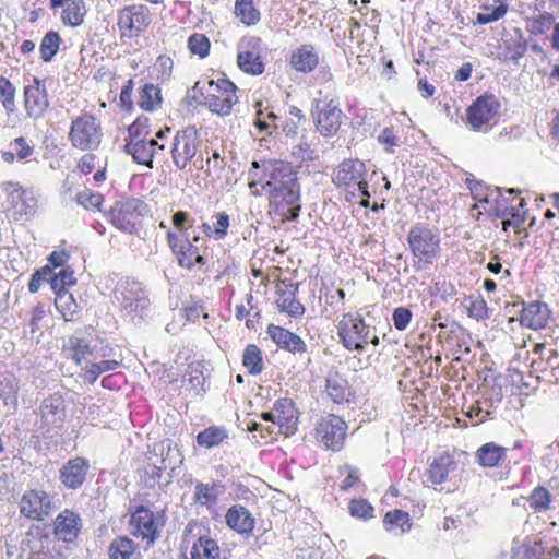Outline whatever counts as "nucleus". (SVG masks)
Segmentation results:
<instances>
[{
	"label": "nucleus",
	"instance_id": "nucleus-9",
	"mask_svg": "<svg viewBox=\"0 0 559 559\" xmlns=\"http://www.w3.org/2000/svg\"><path fill=\"white\" fill-rule=\"evenodd\" d=\"M501 104L493 94L478 96L466 109V123L475 132H487L499 116Z\"/></svg>",
	"mask_w": 559,
	"mask_h": 559
},
{
	"label": "nucleus",
	"instance_id": "nucleus-6",
	"mask_svg": "<svg viewBox=\"0 0 559 559\" xmlns=\"http://www.w3.org/2000/svg\"><path fill=\"white\" fill-rule=\"evenodd\" d=\"M185 539L190 545V559H226L217 539L201 523H188Z\"/></svg>",
	"mask_w": 559,
	"mask_h": 559
},
{
	"label": "nucleus",
	"instance_id": "nucleus-26",
	"mask_svg": "<svg viewBox=\"0 0 559 559\" xmlns=\"http://www.w3.org/2000/svg\"><path fill=\"white\" fill-rule=\"evenodd\" d=\"M289 62L296 71L309 73L318 66L319 55L312 45L305 44L292 51Z\"/></svg>",
	"mask_w": 559,
	"mask_h": 559
},
{
	"label": "nucleus",
	"instance_id": "nucleus-33",
	"mask_svg": "<svg viewBox=\"0 0 559 559\" xmlns=\"http://www.w3.org/2000/svg\"><path fill=\"white\" fill-rule=\"evenodd\" d=\"M325 382L326 393L335 403H342L347 400L349 386L342 376L336 371H331L328 373Z\"/></svg>",
	"mask_w": 559,
	"mask_h": 559
},
{
	"label": "nucleus",
	"instance_id": "nucleus-34",
	"mask_svg": "<svg viewBox=\"0 0 559 559\" xmlns=\"http://www.w3.org/2000/svg\"><path fill=\"white\" fill-rule=\"evenodd\" d=\"M19 383L14 376L0 371V400L10 408L17 406Z\"/></svg>",
	"mask_w": 559,
	"mask_h": 559
},
{
	"label": "nucleus",
	"instance_id": "nucleus-43",
	"mask_svg": "<svg viewBox=\"0 0 559 559\" xmlns=\"http://www.w3.org/2000/svg\"><path fill=\"white\" fill-rule=\"evenodd\" d=\"M235 14L246 25H254L260 21V12L252 0H236Z\"/></svg>",
	"mask_w": 559,
	"mask_h": 559
},
{
	"label": "nucleus",
	"instance_id": "nucleus-17",
	"mask_svg": "<svg viewBox=\"0 0 559 559\" xmlns=\"http://www.w3.org/2000/svg\"><path fill=\"white\" fill-rule=\"evenodd\" d=\"M346 423L338 416L330 415L323 418L317 426V439L326 448L338 451L346 437Z\"/></svg>",
	"mask_w": 559,
	"mask_h": 559
},
{
	"label": "nucleus",
	"instance_id": "nucleus-52",
	"mask_svg": "<svg viewBox=\"0 0 559 559\" xmlns=\"http://www.w3.org/2000/svg\"><path fill=\"white\" fill-rule=\"evenodd\" d=\"M162 461L160 466H158V469L163 471H171L174 472L176 467L180 464H182V455L177 448H171L169 444L167 445V452L164 453V450L162 451Z\"/></svg>",
	"mask_w": 559,
	"mask_h": 559
},
{
	"label": "nucleus",
	"instance_id": "nucleus-11",
	"mask_svg": "<svg viewBox=\"0 0 559 559\" xmlns=\"http://www.w3.org/2000/svg\"><path fill=\"white\" fill-rule=\"evenodd\" d=\"M147 213V205L140 199L119 201L111 209V223L118 229L133 234L138 231L142 217Z\"/></svg>",
	"mask_w": 559,
	"mask_h": 559
},
{
	"label": "nucleus",
	"instance_id": "nucleus-37",
	"mask_svg": "<svg viewBox=\"0 0 559 559\" xmlns=\"http://www.w3.org/2000/svg\"><path fill=\"white\" fill-rule=\"evenodd\" d=\"M136 547L129 537H117L109 546V559H136Z\"/></svg>",
	"mask_w": 559,
	"mask_h": 559
},
{
	"label": "nucleus",
	"instance_id": "nucleus-7",
	"mask_svg": "<svg viewBox=\"0 0 559 559\" xmlns=\"http://www.w3.org/2000/svg\"><path fill=\"white\" fill-rule=\"evenodd\" d=\"M0 189L5 195V211L13 219L28 218L36 213L38 201L32 190L12 180L3 181Z\"/></svg>",
	"mask_w": 559,
	"mask_h": 559
},
{
	"label": "nucleus",
	"instance_id": "nucleus-32",
	"mask_svg": "<svg viewBox=\"0 0 559 559\" xmlns=\"http://www.w3.org/2000/svg\"><path fill=\"white\" fill-rule=\"evenodd\" d=\"M124 150L138 164L153 168V158L157 156V148H152V143L147 140L127 143Z\"/></svg>",
	"mask_w": 559,
	"mask_h": 559
},
{
	"label": "nucleus",
	"instance_id": "nucleus-29",
	"mask_svg": "<svg viewBox=\"0 0 559 559\" xmlns=\"http://www.w3.org/2000/svg\"><path fill=\"white\" fill-rule=\"evenodd\" d=\"M80 518L70 510L61 512L55 522V534L63 542H72L79 533Z\"/></svg>",
	"mask_w": 559,
	"mask_h": 559
},
{
	"label": "nucleus",
	"instance_id": "nucleus-1",
	"mask_svg": "<svg viewBox=\"0 0 559 559\" xmlns=\"http://www.w3.org/2000/svg\"><path fill=\"white\" fill-rule=\"evenodd\" d=\"M263 168L269 179L262 187L267 189L271 203L285 219H297L300 212V188L293 167L282 160H269L263 163Z\"/></svg>",
	"mask_w": 559,
	"mask_h": 559
},
{
	"label": "nucleus",
	"instance_id": "nucleus-16",
	"mask_svg": "<svg viewBox=\"0 0 559 559\" xmlns=\"http://www.w3.org/2000/svg\"><path fill=\"white\" fill-rule=\"evenodd\" d=\"M151 23V14L144 5H131L122 9L118 16V26L123 37H135Z\"/></svg>",
	"mask_w": 559,
	"mask_h": 559
},
{
	"label": "nucleus",
	"instance_id": "nucleus-44",
	"mask_svg": "<svg viewBox=\"0 0 559 559\" xmlns=\"http://www.w3.org/2000/svg\"><path fill=\"white\" fill-rule=\"evenodd\" d=\"M219 495V489L216 485L204 484L198 481L194 487V499L202 506L214 504Z\"/></svg>",
	"mask_w": 559,
	"mask_h": 559
},
{
	"label": "nucleus",
	"instance_id": "nucleus-18",
	"mask_svg": "<svg viewBox=\"0 0 559 559\" xmlns=\"http://www.w3.org/2000/svg\"><path fill=\"white\" fill-rule=\"evenodd\" d=\"M20 512L27 519L43 521L52 510L51 497L44 490L31 489L20 500Z\"/></svg>",
	"mask_w": 559,
	"mask_h": 559
},
{
	"label": "nucleus",
	"instance_id": "nucleus-49",
	"mask_svg": "<svg viewBox=\"0 0 559 559\" xmlns=\"http://www.w3.org/2000/svg\"><path fill=\"white\" fill-rule=\"evenodd\" d=\"M227 162L225 157L215 150L211 156L204 158V173L207 177H219L221 173L226 168Z\"/></svg>",
	"mask_w": 559,
	"mask_h": 559
},
{
	"label": "nucleus",
	"instance_id": "nucleus-2",
	"mask_svg": "<svg viewBox=\"0 0 559 559\" xmlns=\"http://www.w3.org/2000/svg\"><path fill=\"white\" fill-rule=\"evenodd\" d=\"M169 152L176 169L186 170L188 167L204 169V157L194 127L178 130L173 138Z\"/></svg>",
	"mask_w": 559,
	"mask_h": 559
},
{
	"label": "nucleus",
	"instance_id": "nucleus-24",
	"mask_svg": "<svg viewBox=\"0 0 559 559\" xmlns=\"http://www.w3.org/2000/svg\"><path fill=\"white\" fill-rule=\"evenodd\" d=\"M266 333L278 347L290 353L302 354L307 349L306 343L298 335L280 325L270 324Z\"/></svg>",
	"mask_w": 559,
	"mask_h": 559
},
{
	"label": "nucleus",
	"instance_id": "nucleus-8",
	"mask_svg": "<svg viewBox=\"0 0 559 559\" xmlns=\"http://www.w3.org/2000/svg\"><path fill=\"white\" fill-rule=\"evenodd\" d=\"M68 138L75 148L81 151L95 150L102 141L100 124L93 115L83 114L72 121Z\"/></svg>",
	"mask_w": 559,
	"mask_h": 559
},
{
	"label": "nucleus",
	"instance_id": "nucleus-50",
	"mask_svg": "<svg viewBox=\"0 0 559 559\" xmlns=\"http://www.w3.org/2000/svg\"><path fill=\"white\" fill-rule=\"evenodd\" d=\"M69 348L73 352L72 357L76 364L87 360L93 354L90 345L84 340L78 337L69 340Z\"/></svg>",
	"mask_w": 559,
	"mask_h": 559
},
{
	"label": "nucleus",
	"instance_id": "nucleus-58",
	"mask_svg": "<svg viewBox=\"0 0 559 559\" xmlns=\"http://www.w3.org/2000/svg\"><path fill=\"white\" fill-rule=\"evenodd\" d=\"M531 506L536 510L540 511L548 507L550 502V495L547 489L539 487L536 488L530 498Z\"/></svg>",
	"mask_w": 559,
	"mask_h": 559
},
{
	"label": "nucleus",
	"instance_id": "nucleus-63",
	"mask_svg": "<svg viewBox=\"0 0 559 559\" xmlns=\"http://www.w3.org/2000/svg\"><path fill=\"white\" fill-rule=\"evenodd\" d=\"M292 155L300 162L312 160L314 158V151L308 143L304 142L293 147Z\"/></svg>",
	"mask_w": 559,
	"mask_h": 559
},
{
	"label": "nucleus",
	"instance_id": "nucleus-48",
	"mask_svg": "<svg viewBox=\"0 0 559 559\" xmlns=\"http://www.w3.org/2000/svg\"><path fill=\"white\" fill-rule=\"evenodd\" d=\"M499 4L495 8L484 7L485 12H479L476 16V23L477 24H488L491 22H496L503 17L508 11V5L503 2L498 0Z\"/></svg>",
	"mask_w": 559,
	"mask_h": 559
},
{
	"label": "nucleus",
	"instance_id": "nucleus-23",
	"mask_svg": "<svg viewBox=\"0 0 559 559\" xmlns=\"http://www.w3.org/2000/svg\"><path fill=\"white\" fill-rule=\"evenodd\" d=\"M88 468L90 463L86 459H71L60 468V480L67 488L76 489L85 481Z\"/></svg>",
	"mask_w": 559,
	"mask_h": 559
},
{
	"label": "nucleus",
	"instance_id": "nucleus-64",
	"mask_svg": "<svg viewBox=\"0 0 559 559\" xmlns=\"http://www.w3.org/2000/svg\"><path fill=\"white\" fill-rule=\"evenodd\" d=\"M229 227V216L226 213H219L217 215V222L213 230V237L217 240L223 239L227 235Z\"/></svg>",
	"mask_w": 559,
	"mask_h": 559
},
{
	"label": "nucleus",
	"instance_id": "nucleus-25",
	"mask_svg": "<svg viewBox=\"0 0 559 559\" xmlns=\"http://www.w3.org/2000/svg\"><path fill=\"white\" fill-rule=\"evenodd\" d=\"M275 420L284 436H292L297 429V415L294 404L288 399L278 400L274 404Z\"/></svg>",
	"mask_w": 559,
	"mask_h": 559
},
{
	"label": "nucleus",
	"instance_id": "nucleus-46",
	"mask_svg": "<svg viewBox=\"0 0 559 559\" xmlns=\"http://www.w3.org/2000/svg\"><path fill=\"white\" fill-rule=\"evenodd\" d=\"M242 364L251 374H259L262 371L263 361L258 346L251 344L246 347Z\"/></svg>",
	"mask_w": 559,
	"mask_h": 559
},
{
	"label": "nucleus",
	"instance_id": "nucleus-54",
	"mask_svg": "<svg viewBox=\"0 0 559 559\" xmlns=\"http://www.w3.org/2000/svg\"><path fill=\"white\" fill-rule=\"evenodd\" d=\"M14 87L12 85V83L1 76L0 78V98H1V102H2V105L3 107L11 111L13 106H14Z\"/></svg>",
	"mask_w": 559,
	"mask_h": 559
},
{
	"label": "nucleus",
	"instance_id": "nucleus-53",
	"mask_svg": "<svg viewBox=\"0 0 559 559\" xmlns=\"http://www.w3.org/2000/svg\"><path fill=\"white\" fill-rule=\"evenodd\" d=\"M103 195L97 192H92L90 190H84L79 192L76 195V201L86 210L90 209H98L103 203Z\"/></svg>",
	"mask_w": 559,
	"mask_h": 559
},
{
	"label": "nucleus",
	"instance_id": "nucleus-57",
	"mask_svg": "<svg viewBox=\"0 0 559 559\" xmlns=\"http://www.w3.org/2000/svg\"><path fill=\"white\" fill-rule=\"evenodd\" d=\"M51 267L46 265L40 270L36 271L28 283V290L31 293H37L40 288L41 283L48 282L50 284Z\"/></svg>",
	"mask_w": 559,
	"mask_h": 559
},
{
	"label": "nucleus",
	"instance_id": "nucleus-5",
	"mask_svg": "<svg viewBox=\"0 0 559 559\" xmlns=\"http://www.w3.org/2000/svg\"><path fill=\"white\" fill-rule=\"evenodd\" d=\"M310 114L317 131L324 138L336 135L346 119L338 100L328 97H316Z\"/></svg>",
	"mask_w": 559,
	"mask_h": 559
},
{
	"label": "nucleus",
	"instance_id": "nucleus-20",
	"mask_svg": "<svg viewBox=\"0 0 559 559\" xmlns=\"http://www.w3.org/2000/svg\"><path fill=\"white\" fill-rule=\"evenodd\" d=\"M130 526L133 535L153 542L158 535L160 523L150 509L139 507L131 515Z\"/></svg>",
	"mask_w": 559,
	"mask_h": 559
},
{
	"label": "nucleus",
	"instance_id": "nucleus-31",
	"mask_svg": "<svg viewBox=\"0 0 559 559\" xmlns=\"http://www.w3.org/2000/svg\"><path fill=\"white\" fill-rule=\"evenodd\" d=\"M87 10L84 0H68L61 12V22L66 26L78 27L86 16Z\"/></svg>",
	"mask_w": 559,
	"mask_h": 559
},
{
	"label": "nucleus",
	"instance_id": "nucleus-62",
	"mask_svg": "<svg viewBox=\"0 0 559 559\" xmlns=\"http://www.w3.org/2000/svg\"><path fill=\"white\" fill-rule=\"evenodd\" d=\"M341 473L346 475V477L344 478V480L341 483L340 487L342 490H348L350 489L352 487L355 486V484L358 481L359 479V472L357 468L353 467V466H349V465H344L342 468H341Z\"/></svg>",
	"mask_w": 559,
	"mask_h": 559
},
{
	"label": "nucleus",
	"instance_id": "nucleus-12",
	"mask_svg": "<svg viewBox=\"0 0 559 559\" xmlns=\"http://www.w3.org/2000/svg\"><path fill=\"white\" fill-rule=\"evenodd\" d=\"M116 299L119 301L122 311L135 320L142 318L150 306L148 295L138 282H123L116 289Z\"/></svg>",
	"mask_w": 559,
	"mask_h": 559
},
{
	"label": "nucleus",
	"instance_id": "nucleus-3",
	"mask_svg": "<svg viewBox=\"0 0 559 559\" xmlns=\"http://www.w3.org/2000/svg\"><path fill=\"white\" fill-rule=\"evenodd\" d=\"M407 242L414 255V266L425 270L436 261L440 249L439 236L424 224H415L407 234Z\"/></svg>",
	"mask_w": 559,
	"mask_h": 559
},
{
	"label": "nucleus",
	"instance_id": "nucleus-47",
	"mask_svg": "<svg viewBox=\"0 0 559 559\" xmlns=\"http://www.w3.org/2000/svg\"><path fill=\"white\" fill-rule=\"evenodd\" d=\"M118 365L116 360H102L87 367L81 377L88 384H93L102 373L115 370Z\"/></svg>",
	"mask_w": 559,
	"mask_h": 559
},
{
	"label": "nucleus",
	"instance_id": "nucleus-55",
	"mask_svg": "<svg viewBox=\"0 0 559 559\" xmlns=\"http://www.w3.org/2000/svg\"><path fill=\"white\" fill-rule=\"evenodd\" d=\"M173 224L179 230V234H177L179 237H188L190 235L189 229L193 226V221L187 212L178 211L173 215Z\"/></svg>",
	"mask_w": 559,
	"mask_h": 559
},
{
	"label": "nucleus",
	"instance_id": "nucleus-19",
	"mask_svg": "<svg viewBox=\"0 0 559 559\" xmlns=\"http://www.w3.org/2000/svg\"><path fill=\"white\" fill-rule=\"evenodd\" d=\"M260 45L261 39L254 36L247 37L241 40L237 56V63L243 72L252 75L263 73L264 63L262 62L260 55L255 51Z\"/></svg>",
	"mask_w": 559,
	"mask_h": 559
},
{
	"label": "nucleus",
	"instance_id": "nucleus-15",
	"mask_svg": "<svg viewBox=\"0 0 559 559\" xmlns=\"http://www.w3.org/2000/svg\"><path fill=\"white\" fill-rule=\"evenodd\" d=\"M167 242L180 266L191 270L195 264L205 263L200 246L191 241L190 235L179 237L177 234L168 231Z\"/></svg>",
	"mask_w": 559,
	"mask_h": 559
},
{
	"label": "nucleus",
	"instance_id": "nucleus-27",
	"mask_svg": "<svg viewBox=\"0 0 559 559\" xmlns=\"http://www.w3.org/2000/svg\"><path fill=\"white\" fill-rule=\"evenodd\" d=\"M226 524L239 534L249 535L254 528V518L247 508L235 504L226 513Z\"/></svg>",
	"mask_w": 559,
	"mask_h": 559
},
{
	"label": "nucleus",
	"instance_id": "nucleus-14",
	"mask_svg": "<svg viewBox=\"0 0 559 559\" xmlns=\"http://www.w3.org/2000/svg\"><path fill=\"white\" fill-rule=\"evenodd\" d=\"M38 429L45 437H52L62 428L66 417V402L60 395L46 397L38 408Z\"/></svg>",
	"mask_w": 559,
	"mask_h": 559
},
{
	"label": "nucleus",
	"instance_id": "nucleus-36",
	"mask_svg": "<svg viewBox=\"0 0 559 559\" xmlns=\"http://www.w3.org/2000/svg\"><path fill=\"white\" fill-rule=\"evenodd\" d=\"M35 86H27L25 88V102L28 109H33L36 114H41L46 110L49 103L44 87L40 86L38 80H35Z\"/></svg>",
	"mask_w": 559,
	"mask_h": 559
},
{
	"label": "nucleus",
	"instance_id": "nucleus-56",
	"mask_svg": "<svg viewBox=\"0 0 559 559\" xmlns=\"http://www.w3.org/2000/svg\"><path fill=\"white\" fill-rule=\"evenodd\" d=\"M349 511L353 516L369 519L372 516L373 508L367 500L359 499L350 502Z\"/></svg>",
	"mask_w": 559,
	"mask_h": 559
},
{
	"label": "nucleus",
	"instance_id": "nucleus-10",
	"mask_svg": "<svg viewBox=\"0 0 559 559\" xmlns=\"http://www.w3.org/2000/svg\"><path fill=\"white\" fill-rule=\"evenodd\" d=\"M204 105L214 114L228 116L233 106L238 102L236 85L228 79H218L206 83Z\"/></svg>",
	"mask_w": 559,
	"mask_h": 559
},
{
	"label": "nucleus",
	"instance_id": "nucleus-28",
	"mask_svg": "<svg viewBox=\"0 0 559 559\" xmlns=\"http://www.w3.org/2000/svg\"><path fill=\"white\" fill-rule=\"evenodd\" d=\"M549 317L550 310L547 305L535 301L522 309L520 321L523 326L539 330L547 324Z\"/></svg>",
	"mask_w": 559,
	"mask_h": 559
},
{
	"label": "nucleus",
	"instance_id": "nucleus-35",
	"mask_svg": "<svg viewBox=\"0 0 559 559\" xmlns=\"http://www.w3.org/2000/svg\"><path fill=\"white\" fill-rule=\"evenodd\" d=\"M383 525L388 532L395 535H402L411 530L409 514L403 510L389 511L384 519Z\"/></svg>",
	"mask_w": 559,
	"mask_h": 559
},
{
	"label": "nucleus",
	"instance_id": "nucleus-61",
	"mask_svg": "<svg viewBox=\"0 0 559 559\" xmlns=\"http://www.w3.org/2000/svg\"><path fill=\"white\" fill-rule=\"evenodd\" d=\"M378 142L384 146L385 152L393 153L399 145V139L391 128H384L378 135Z\"/></svg>",
	"mask_w": 559,
	"mask_h": 559
},
{
	"label": "nucleus",
	"instance_id": "nucleus-4",
	"mask_svg": "<svg viewBox=\"0 0 559 559\" xmlns=\"http://www.w3.org/2000/svg\"><path fill=\"white\" fill-rule=\"evenodd\" d=\"M337 335L343 346L348 350L362 352L371 343L377 346L379 337L371 334V329L361 317L346 313L337 324Z\"/></svg>",
	"mask_w": 559,
	"mask_h": 559
},
{
	"label": "nucleus",
	"instance_id": "nucleus-59",
	"mask_svg": "<svg viewBox=\"0 0 559 559\" xmlns=\"http://www.w3.org/2000/svg\"><path fill=\"white\" fill-rule=\"evenodd\" d=\"M412 319V312L406 307H397L394 309L392 320L394 328L399 331H404L409 324Z\"/></svg>",
	"mask_w": 559,
	"mask_h": 559
},
{
	"label": "nucleus",
	"instance_id": "nucleus-38",
	"mask_svg": "<svg viewBox=\"0 0 559 559\" xmlns=\"http://www.w3.org/2000/svg\"><path fill=\"white\" fill-rule=\"evenodd\" d=\"M506 449L489 442L480 447L477 451L478 463L484 467H493L504 457Z\"/></svg>",
	"mask_w": 559,
	"mask_h": 559
},
{
	"label": "nucleus",
	"instance_id": "nucleus-39",
	"mask_svg": "<svg viewBox=\"0 0 559 559\" xmlns=\"http://www.w3.org/2000/svg\"><path fill=\"white\" fill-rule=\"evenodd\" d=\"M160 88L154 84H145L140 91L138 104L145 111H154L162 105Z\"/></svg>",
	"mask_w": 559,
	"mask_h": 559
},
{
	"label": "nucleus",
	"instance_id": "nucleus-41",
	"mask_svg": "<svg viewBox=\"0 0 559 559\" xmlns=\"http://www.w3.org/2000/svg\"><path fill=\"white\" fill-rule=\"evenodd\" d=\"M55 307L66 321L74 320V316L79 312V305L69 292L56 294Z\"/></svg>",
	"mask_w": 559,
	"mask_h": 559
},
{
	"label": "nucleus",
	"instance_id": "nucleus-40",
	"mask_svg": "<svg viewBox=\"0 0 559 559\" xmlns=\"http://www.w3.org/2000/svg\"><path fill=\"white\" fill-rule=\"evenodd\" d=\"M228 438V433L224 427L211 426L197 436V443L205 449H211L219 445L225 439Z\"/></svg>",
	"mask_w": 559,
	"mask_h": 559
},
{
	"label": "nucleus",
	"instance_id": "nucleus-45",
	"mask_svg": "<svg viewBox=\"0 0 559 559\" xmlns=\"http://www.w3.org/2000/svg\"><path fill=\"white\" fill-rule=\"evenodd\" d=\"M74 272L67 267L60 270L58 273L51 269L50 286L51 289L58 294V292H68L67 287L75 284Z\"/></svg>",
	"mask_w": 559,
	"mask_h": 559
},
{
	"label": "nucleus",
	"instance_id": "nucleus-51",
	"mask_svg": "<svg viewBox=\"0 0 559 559\" xmlns=\"http://www.w3.org/2000/svg\"><path fill=\"white\" fill-rule=\"evenodd\" d=\"M210 40L204 34H193L188 39V47L193 55L205 58L210 51Z\"/></svg>",
	"mask_w": 559,
	"mask_h": 559
},
{
	"label": "nucleus",
	"instance_id": "nucleus-22",
	"mask_svg": "<svg viewBox=\"0 0 559 559\" xmlns=\"http://www.w3.org/2000/svg\"><path fill=\"white\" fill-rule=\"evenodd\" d=\"M457 463L453 456L442 454L435 459L426 472L427 480L432 485H442L456 478Z\"/></svg>",
	"mask_w": 559,
	"mask_h": 559
},
{
	"label": "nucleus",
	"instance_id": "nucleus-13",
	"mask_svg": "<svg viewBox=\"0 0 559 559\" xmlns=\"http://www.w3.org/2000/svg\"><path fill=\"white\" fill-rule=\"evenodd\" d=\"M367 168L360 159H344L333 170L332 181L336 187H357L362 197L370 198L366 179Z\"/></svg>",
	"mask_w": 559,
	"mask_h": 559
},
{
	"label": "nucleus",
	"instance_id": "nucleus-60",
	"mask_svg": "<svg viewBox=\"0 0 559 559\" xmlns=\"http://www.w3.org/2000/svg\"><path fill=\"white\" fill-rule=\"evenodd\" d=\"M129 141L127 143H134L136 141H145L146 135L148 134V127L145 122L140 120L134 121L129 127Z\"/></svg>",
	"mask_w": 559,
	"mask_h": 559
},
{
	"label": "nucleus",
	"instance_id": "nucleus-42",
	"mask_svg": "<svg viewBox=\"0 0 559 559\" xmlns=\"http://www.w3.org/2000/svg\"><path fill=\"white\" fill-rule=\"evenodd\" d=\"M62 39L58 32H47L39 45L40 58L45 62H50L57 55Z\"/></svg>",
	"mask_w": 559,
	"mask_h": 559
},
{
	"label": "nucleus",
	"instance_id": "nucleus-30",
	"mask_svg": "<svg viewBox=\"0 0 559 559\" xmlns=\"http://www.w3.org/2000/svg\"><path fill=\"white\" fill-rule=\"evenodd\" d=\"M500 49L502 50L503 60L516 61L526 52L527 43L521 31L516 29L513 34H509L502 38Z\"/></svg>",
	"mask_w": 559,
	"mask_h": 559
},
{
	"label": "nucleus",
	"instance_id": "nucleus-21",
	"mask_svg": "<svg viewBox=\"0 0 559 559\" xmlns=\"http://www.w3.org/2000/svg\"><path fill=\"white\" fill-rule=\"evenodd\" d=\"M298 284L281 281L276 287L277 298L275 304L281 312L298 318L305 313L304 305L296 298Z\"/></svg>",
	"mask_w": 559,
	"mask_h": 559
}]
</instances>
